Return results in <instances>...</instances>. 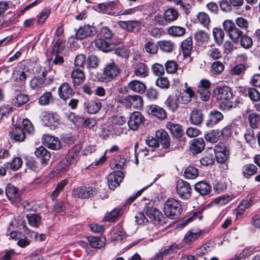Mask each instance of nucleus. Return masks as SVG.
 Here are the masks:
<instances>
[{
  "label": "nucleus",
  "mask_w": 260,
  "mask_h": 260,
  "mask_svg": "<svg viewBox=\"0 0 260 260\" xmlns=\"http://www.w3.org/2000/svg\"><path fill=\"white\" fill-rule=\"evenodd\" d=\"M248 96L253 102H258L260 100V93L254 88H248L247 90Z\"/></svg>",
  "instance_id": "13d9d810"
},
{
  "label": "nucleus",
  "mask_w": 260,
  "mask_h": 260,
  "mask_svg": "<svg viewBox=\"0 0 260 260\" xmlns=\"http://www.w3.org/2000/svg\"><path fill=\"white\" fill-rule=\"evenodd\" d=\"M119 25L122 28L133 32H138L141 27V23L139 21H120Z\"/></svg>",
  "instance_id": "f8f14e48"
},
{
  "label": "nucleus",
  "mask_w": 260,
  "mask_h": 260,
  "mask_svg": "<svg viewBox=\"0 0 260 260\" xmlns=\"http://www.w3.org/2000/svg\"><path fill=\"white\" fill-rule=\"evenodd\" d=\"M198 175V170L194 167L189 166L184 171V176L187 179H193L197 178Z\"/></svg>",
  "instance_id": "8fccbe9b"
},
{
  "label": "nucleus",
  "mask_w": 260,
  "mask_h": 260,
  "mask_svg": "<svg viewBox=\"0 0 260 260\" xmlns=\"http://www.w3.org/2000/svg\"><path fill=\"white\" fill-rule=\"evenodd\" d=\"M5 192L8 199L13 203L19 202L21 200L17 189L14 186L9 184L7 186Z\"/></svg>",
  "instance_id": "dca6fc26"
},
{
  "label": "nucleus",
  "mask_w": 260,
  "mask_h": 260,
  "mask_svg": "<svg viewBox=\"0 0 260 260\" xmlns=\"http://www.w3.org/2000/svg\"><path fill=\"white\" fill-rule=\"evenodd\" d=\"M211 83L208 80L202 79L198 86V93L200 98L203 101H207L210 98L209 89Z\"/></svg>",
  "instance_id": "423d86ee"
},
{
  "label": "nucleus",
  "mask_w": 260,
  "mask_h": 260,
  "mask_svg": "<svg viewBox=\"0 0 260 260\" xmlns=\"http://www.w3.org/2000/svg\"><path fill=\"white\" fill-rule=\"evenodd\" d=\"M111 238L113 240L121 241L125 238V233L120 225L115 227L111 233Z\"/></svg>",
  "instance_id": "72a5a7b5"
},
{
  "label": "nucleus",
  "mask_w": 260,
  "mask_h": 260,
  "mask_svg": "<svg viewBox=\"0 0 260 260\" xmlns=\"http://www.w3.org/2000/svg\"><path fill=\"white\" fill-rule=\"evenodd\" d=\"M99 62L100 60L96 56L91 55L88 58L87 64L90 68H97L99 66Z\"/></svg>",
  "instance_id": "774afa93"
},
{
  "label": "nucleus",
  "mask_w": 260,
  "mask_h": 260,
  "mask_svg": "<svg viewBox=\"0 0 260 260\" xmlns=\"http://www.w3.org/2000/svg\"><path fill=\"white\" fill-rule=\"evenodd\" d=\"M214 93L217 100L221 101L220 106L224 109H229L232 108L233 105L229 100L233 97V93L230 87L227 86H218L215 88Z\"/></svg>",
  "instance_id": "f257e3e1"
},
{
  "label": "nucleus",
  "mask_w": 260,
  "mask_h": 260,
  "mask_svg": "<svg viewBox=\"0 0 260 260\" xmlns=\"http://www.w3.org/2000/svg\"><path fill=\"white\" fill-rule=\"evenodd\" d=\"M215 155L217 161L219 163L223 164L227 160L229 153V151L226 150L222 152L218 153Z\"/></svg>",
  "instance_id": "338daca9"
},
{
  "label": "nucleus",
  "mask_w": 260,
  "mask_h": 260,
  "mask_svg": "<svg viewBox=\"0 0 260 260\" xmlns=\"http://www.w3.org/2000/svg\"><path fill=\"white\" fill-rule=\"evenodd\" d=\"M178 13L174 8H169L165 10L164 14V18L166 22L170 23L177 20L178 17Z\"/></svg>",
  "instance_id": "473e14b6"
},
{
  "label": "nucleus",
  "mask_w": 260,
  "mask_h": 260,
  "mask_svg": "<svg viewBox=\"0 0 260 260\" xmlns=\"http://www.w3.org/2000/svg\"><path fill=\"white\" fill-rule=\"evenodd\" d=\"M248 120L251 128H256L260 125V115L253 113L249 115Z\"/></svg>",
  "instance_id": "37998d69"
},
{
  "label": "nucleus",
  "mask_w": 260,
  "mask_h": 260,
  "mask_svg": "<svg viewBox=\"0 0 260 260\" xmlns=\"http://www.w3.org/2000/svg\"><path fill=\"white\" fill-rule=\"evenodd\" d=\"M119 3L118 1H112L107 3L99 4V8L105 11L112 10L118 7Z\"/></svg>",
  "instance_id": "603ef678"
},
{
  "label": "nucleus",
  "mask_w": 260,
  "mask_h": 260,
  "mask_svg": "<svg viewBox=\"0 0 260 260\" xmlns=\"http://www.w3.org/2000/svg\"><path fill=\"white\" fill-rule=\"evenodd\" d=\"M197 19L199 22L205 27H208L210 22L208 15L205 12H199L197 15Z\"/></svg>",
  "instance_id": "5fc2aeb1"
},
{
  "label": "nucleus",
  "mask_w": 260,
  "mask_h": 260,
  "mask_svg": "<svg viewBox=\"0 0 260 260\" xmlns=\"http://www.w3.org/2000/svg\"><path fill=\"white\" fill-rule=\"evenodd\" d=\"M9 136L11 139L18 142L23 141L25 138L23 129L20 126L13 127L10 132Z\"/></svg>",
  "instance_id": "a211bd4d"
},
{
  "label": "nucleus",
  "mask_w": 260,
  "mask_h": 260,
  "mask_svg": "<svg viewBox=\"0 0 260 260\" xmlns=\"http://www.w3.org/2000/svg\"><path fill=\"white\" fill-rule=\"evenodd\" d=\"M71 78L75 84L79 85L84 82L85 77L81 69H76L72 72Z\"/></svg>",
  "instance_id": "c85d7f7f"
},
{
  "label": "nucleus",
  "mask_w": 260,
  "mask_h": 260,
  "mask_svg": "<svg viewBox=\"0 0 260 260\" xmlns=\"http://www.w3.org/2000/svg\"><path fill=\"white\" fill-rule=\"evenodd\" d=\"M75 121L74 122L79 126L92 128L95 125L96 121L95 119L89 118L84 119L82 117L77 116L75 118Z\"/></svg>",
  "instance_id": "412c9836"
},
{
  "label": "nucleus",
  "mask_w": 260,
  "mask_h": 260,
  "mask_svg": "<svg viewBox=\"0 0 260 260\" xmlns=\"http://www.w3.org/2000/svg\"><path fill=\"white\" fill-rule=\"evenodd\" d=\"M165 68L168 73H174L178 68L177 63L173 60H169L165 63Z\"/></svg>",
  "instance_id": "bf43d9fd"
},
{
  "label": "nucleus",
  "mask_w": 260,
  "mask_h": 260,
  "mask_svg": "<svg viewBox=\"0 0 260 260\" xmlns=\"http://www.w3.org/2000/svg\"><path fill=\"white\" fill-rule=\"evenodd\" d=\"M201 235V232L200 230H190L186 233L184 237V243L186 244H190L196 241Z\"/></svg>",
  "instance_id": "c756f323"
},
{
  "label": "nucleus",
  "mask_w": 260,
  "mask_h": 260,
  "mask_svg": "<svg viewBox=\"0 0 260 260\" xmlns=\"http://www.w3.org/2000/svg\"><path fill=\"white\" fill-rule=\"evenodd\" d=\"M144 120L143 116L139 112H134L130 115L127 124L131 129L136 131Z\"/></svg>",
  "instance_id": "1a4fd4ad"
},
{
  "label": "nucleus",
  "mask_w": 260,
  "mask_h": 260,
  "mask_svg": "<svg viewBox=\"0 0 260 260\" xmlns=\"http://www.w3.org/2000/svg\"><path fill=\"white\" fill-rule=\"evenodd\" d=\"M181 48L185 55H189L192 48V41L191 37H188L182 42Z\"/></svg>",
  "instance_id": "a19ab883"
},
{
  "label": "nucleus",
  "mask_w": 260,
  "mask_h": 260,
  "mask_svg": "<svg viewBox=\"0 0 260 260\" xmlns=\"http://www.w3.org/2000/svg\"><path fill=\"white\" fill-rule=\"evenodd\" d=\"M176 190L179 196L182 199H188L191 194V188L189 184L183 180H179L176 185Z\"/></svg>",
  "instance_id": "39448f33"
},
{
  "label": "nucleus",
  "mask_w": 260,
  "mask_h": 260,
  "mask_svg": "<svg viewBox=\"0 0 260 260\" xmlns=\"http://www.w3.org/2000/svg\"><path fill=\"white\" fill-rule=\"evenodd\" d=\"M126 87L128 90L139 93H143L146 89V85L144 83L136 80L129 82Z\"/></svg>",
  "instance_id": "aec40b11"
},
{
  "label": "nucleus",
  "mask_w": 260,
  "mask_h": 260,
  "mask_svg": "<svg viewBox=\"0 0 260 260\" xmlns=\"http://www.w3.org/2000/svg\"><path fill=\"white\" fill-rule=\"evenodd\" d=\"M148 114L154 116L160 119H165L167 117L166 111L161 107L156 105H149L146 108Z\"/></svg>",
  "instance_id": "9b49d317"
},
{
  "label": "nucleus",
  "mask_w": 260,
  "mask_h": 260,
  "mask_svg": "<svg viewBox=\"0 0 260 260\" xmlns=\"http://www.w3.org/2000/svg\"><path fill=\"white\" fill-rule=\"evenodd\" d=\"M64 42L61 39H58L55 43L52 52L54 54H59L64 48Z\"/></svg>",
  "instance_id": "69168bd1"
},
{
  "label": "nucleus",
  "mask_w": 260,
  "mask_h": 260,
  "mask_svg": "<svg viewBox=\"0 0 260 260\" xmlns=\"http://www.w3.org/2000/svg\"><path fill=\"white\" fill-rule=\"evenodd\" d=\"M212 70L213 73L217 75L221 73L224 70V66L222 62L216 61L212 64Z\"/></svg>",
  "instance_id": "052dcab7"
},
{
  "label": "nucleus",
  "mask_w": 260,
  "mask_h": 260,
  "mask_svg": "<svg viewBox=\"0 0 260 260\" xmlns=\"http://www.w3.org/2000/svg\"><path fill=\"white\" fill-rule=\"evenodd\" d=\"M96 192V189L92 186H82L73 189L72 196L77 198L85 199L93 196Z\"/></svg>",
  "instance_id": "7ed1b4c3"
},
{
  "label": "nucleus",
  "mask_w": 260,
  "mask_h": 260,
  "mask_svg": "<svg viewBox=\"0 0 260 260\" xmlns=\"http://www.w3.org/2000/svg\"><path fill=\"white\" fill-rule=\"evenodd\" d=\"M95 46L104 52H108L112 50L115 47L113 43H109L103 39H98L94 41Z\"/></svg>",
  "instance_id": "cd10ccee"
},
{
  "label": "nucleus",
  "mask_w": 260,
  "mask_h": 260,
  "mask_svg": "<svg viewBox=\"0 0 260 260\" xmlns=\"http://www.w3.org/2000/svg\"><path fill=\"white\" fill-rule=\"evenodd\" d=\"M179 101L176 94L170 95L165 102V105L168 109L172 111H176L179 107Z\"/></svg>",
  "instance_id": "a878e982"
},
{
  "label": "nucleus",
  "mask_w": 260,
  "mask_h": 260,
  "mask_svg": "<svg viewBox=\"0 0 260 260\" xmlns=\"http://www.w3.org/2000/svg\"><path fill=\"white\" fill-rule=\"evenodd\" d=\"M28 224L35 228H38L41 222V216L37 214H29L26 216Z\"/></svg>",
  "instance_id": "ea45409f"
},
{
  "label": "nucleus",
  "mask_w": 260,
  "mask_h": 260,
  "mask_svg": "<svg viewBox=\"0 0 260 260\" xmlns=\"http://www.w3.org/2000/svg\"><path fill=\"white\" fill-rule=\"evenodd\" d=\"M182 211V206L179 201L169 198L165 202L164 212L165 215L172 219L177 218Z\"/></svg>",
  "instance_id": "f03ea898"
},
{
  "label": "nucleus",
  "mask_w": 260,
  "mask_h": 260,
  "mask_svg": "<svg viewBox=\"0 0 260 260\" xmlns=\"http://www.w3.org/2000/svg\"><path fill=\"white\" fill-rule=\"evenodd\" d=\"M123 177V173L120 171L110 173L107 177V184L109 188L114 190L119 186Z\"/></svg>",
  "instance_id": "6e6552de"
},
{
  "label": "nucleus",
  "mask_w": 260,
  "mask_h": 260,
  "mask_svg": "<svg viewBox=\"0 0 260 260\" xmlns=\"http://www.w3.org/2000/svg\"><path fill=\"white\" fill-rule=\"evenodd\" d=\"M120 71L118 66L113 62H110L105 67L103 75L104 78L109 81L115 78L119 74Z\"/></svg>",
  "instance_id": "0eeeda50"
},
{
  "label": "nucleus",
  "mask_w": 260,
  "mask_h": 260,
  "mask_svg": "<svg viewBox=\"0 0 260 260\" xmlns=\"http://www.w3.org/2000/svg\"><path fill=\"white\" fill-rule=\"evenodd\" d=\"M30 86L34 89L39 90L46 86V84L43 78L35 77L31 80Z\"/></svg>",
  "instance_id": "4c0bfd02"
},
{
  "label": "nucleus",
  "mask_w": 260,
  "mask_h": 260,
  "mask_svg": "<svg viewBox=\"0 0 260 260\" xmlns=\"http://www.w3.org/2000/svg\"><path fill=\"white\" fill-rule=\"evenodd\" d=\"M90 245L94 248H101L105 245V238H99L94 236H89L87 238Z\"/></svg>",
  "instance_id": "c9c22d12"
},
{
  "label": "nucleus",
  "mask_w": 260,
  "mask_h": 260,
  "mask_svg": "<svg viewBox=\"0 0 260 260\" xmlns=\"http://www.w3.org/2000/svg\"><path fill=\"white\" fill-rule=\"evenodd\" d=\"M212 35L215 43L218 46H221L224 38V32L221 28H213L212 30Z\"/></svg>",
  "instance_id": "f704fd0d"
},
{
  "label": "nucleus",
  "mask_w": 260,
  "mask_h": 260,
  "mask_svg": "<svg viewBox=\"0 0 260 260\" xmlns=\"http://www.w3.org/2000/svg\"><path fill=\"white\" fill-rule=\"evenodd\" d=\"M53 101V98L51 92L44 93L39 99V103L42 106L47 105Z\"/></svg>",
  "instance_id": "3c124183"
},
{
  "label": "nucleus",
  "mask_w": 260,
  "mask_h": 260,
  "mask_svg": "<svg viewBox=\"0 0 260 260\" xmlns=\"http://www.w3.org/2000/svg\"><path fill=\"white\" fill-rule=\"evenodd\" d=\"M239 42L240 43L241 46L244 49H246L251 48L253 45V41L252 38L246 34H243L240 39Z\"/></svg>",
  "instance_id": "c03bdc74"
},
{
  "label": "nucleus",
  "mask_w": 260,
  "mask_h": 260,
  "mask_svg": "<svg viewBox=\"0 0 260 260\" xmlns=\"http://www.w3.org/2000/svg\"><path fill=\"white\" fill-rule=\"evenodd\" d=\"M158 93L157 90L153 87L149 88L146 92V96L149 100L153 101L157 99Z\"/></svg>",
  "instance_id": "0e129e2a"
},
{
  "label": "nucleus",
  "mask_w": 260,
  "mask_h": 260,
  "mask_svg": "<svg viewBox=\"0 0 260 260\" xmlns=\"http://www.w3.org/2000/svg\"><path fill=\"white\" fill-rule=\"evenodd\" d=\"M205 139L208 142L211 143H216L219 138V133L214 131H211L205 135Z\"/></svg>",
  "instance_id": "4d7b16f0"
},
{
  "label": "nucleus",
  "mask_w": 260,
  "mask_h": 260,
  "mask_svg": "<svg viewBox=\"0 0 260 260\" xmlns=\"http://www.w3.org/2000/svg\"><path fill=\"white\" fill-rule=\"evenodd\" d=\"M44 143L48 148L53 150H58L61 147L59 139L50 135H44Z\"/></svg>",
  "instance_id": "2eb2a0df"
},
{
  "label": "nucleus",
  "mask_w": 260,
  "mask_h": 260,
  "mask_svg": "<svg viewBox=\"0 0 260 260\" xmlns=\"http://www.w3.org/2000/svg\"><path fill=\"white\" fill-rule=\"evenodd\" d=\"M13 74L15 81L20 82L21 85L23 84L28 76L26 72L20 68L15 70Z\"/></svg>",
  "instance_id": "58836bf2"
},
{
  "label": "nucleus",
  "mask_w": 260,
  "mask_h": 260,
  "mask_svg": "<svg viewBox=\"0 0 260 260\" xmlns=\"http://www.w3.org/2000/svg\"><path fill=\"white\" fill-rule=\"evenodd\" d=\"M204 119V115L200 109L194 108L190 113L189 120L190 122L194 125L201 124Z\"/></svg>",
  "instance_id": "6ab92c4d"
},
{
  "label": "nucleus",
  "mask_w": 260,
  "mask_h": 260,
  "mask_svg": "<svg viewBox=\"0 0 260 260\" xmlns=\"http://www.w3.org/2000/svg\"><path fill=\"white\" fill-rule=\"evenodd\" d=\"M223 118V115L221 112L217 111H211L209 114V119L206 122V125L208 126H212Z\"/></svg>",
  "instance_id": "393cba45"
},
{
  "label": "nucleus",
  "mask_w": 260,
  "mask_h": 260,
  "mask_svg": "<svg viewBox=\"0 0 260 260\" xmlns=\"http://www.w3.org/2000/svg\"><path fill=\"white\" fill-rule=\"evenodd\" d=\"M257 172V168L253 164L245 165L243 168V173L245 177H248L255 174Z\"/></svg>",
  "instance_id": "864d4df0"
},
{
  "label": "nucleus",
  "mask_w": 260,
  "mask_h": 260,
  "mask_svg": "<svg viewBox=\"0 0 260 260\" xmlns=\"http://www.w3.org/2000/svg\"><path fill=\"white\" fill-rule=\"evenodd\" d=\"M146 214L151 220L157 221L159 223L161 222L164 218L162 214L153 207H147L146 208Z\"/></svg>",
  "instance_id": "4be33fe9"
},
{
  "label": "nucleus",
  "mask_w": 260,
  "mask_h": 260,
  "mask_svg": "<svg viewBox=\"0 0 260 260\" xmlns=\"http://www.w3.org/2000/svg\"><path fill=\"white\" fill-rule=\"evenodd\" d=\"M195 190L202 195L208 194L211 190V186L205 181H200L194 185Z\"/></svg>",
  "instance_id": "2f4dec72"
},
{
  "label": "nucleus",
  "mask_w": 260,
  "mask_h": 260,
  "mask_svg": "<svg viewBox=\"0 0 260 260\" xmlns=\"http://www.w3.org/2000/svg\"><path fill=\"white\" fill-rule=\"evenodd\" d=\"M158 45L160 50L165 53L172 52L176 48L175 42L170 40H161L158 42Z\"/></svg>",
  "instance_id": "5701e85b"
},
{
  "label": "nucleus",
  "mask_w": 260,
  "mask_h": 260,
  "mask_svg": "<svg viewBox=\"0 0 260 260\" xmlns=\"http://www.w3.org/2000/svg\"><path fill=\"white\" fill-rule=\"evenodd\" d=\"M166 128L170 131L174 137L180 138L183 135L182 126L179 124L168 122L166 124Z\"/></svg>",
  "instance_id": "b1692460"
},
{
  "label": "nucleus",
  "mask_w": 260,
  "mask_h": 260,
  "mask_svg": "<svg viewBox=\"0 0 260 260\" xmlns=\"http://www.w3.org/2000/svg\"><path fill=\"white\" fill-rule=\"evenodd\" d=\"M148 67L144 63L139 62L135 67V74L140 77H145L148 75Z\"/></svg>",
  "instance_id": "e433bc0d"
},
{
  "label": "nucleus",
  "mask_w": 260,
  "mask_h": 260,
  "mask_svg": "<svg viewBox=\"0 0 260 260\" xmlns=\"http://www.w3.org/2000/svg\"><path fill=\"white\" fill-rule=\"evenodd\" d=\"M29 100L28 95L24 94H19L12 100L13 104L16 107L27 103Z\"/></svg>",
  "instance_id": "de8ad7c7"
},
{
  "label": "nucleus",
  "mask_w": 260,
  "mask_h": 260,
  "mask_svg": "<svg viewBox=\"0 0 260 260\" xmlns=\"http://www.w3.org/2000/svg\"><path fill=\"white\" fill-rule=\"evenodd\" d=\"M158 44L155 43L153 40L148 41L144 45V48L147 52L151 54H155L158 51Z\"/></svg>",
  "instance_id": "79ce46f5"
},
{
  "label": "nucleus",
  "mask_w": 260,
  "mask_h": 260,
  "mask_svg": "<svg viewBox=\"0 0 260 260\" xmlns=\"http://www.w3.org/2000/svg\"><path fill=\"white\" fill-rule=\"evenodd\" d=\"M243 32L237 27L229 33L230 39L235 43L239 42L240 39L242 36Z\"/></svg>",
  "instance_id": "09e8293b"
},
{
  "label": "nucleus",
  "mask_w": 260,
  "mask_h": 260,
  "mask_svg": "<svg viewBox=\"0 0 260 260\" xmlns=\"http://www.w3.org/2000/svg\"><path fill=\"white\" fill-rule=\"evenodd\" d=\"M167 31L170 36L180 37L184 35L186 32V29L182 26L173 25L168 27Z\"/></svg>",
  "instance_id": "7c9ffc66"
},
{
  "label": "nucleus",
  "mask_w": 260,
  "mask_h": 260,
  "mask_svg": "<svg viewBox=\"0 0 260 260\" xmlns=\"http://www.w3.org/2000/svg\"><path fill=\"white\" fill-rule=\"evenodd\" d=\"M58 93L61 99L66 100L73 96L74 92L70 85L68 83L64 82L59 87Z\"/></svg>",
  "instance_id": "4468645a"
},
{
  "label": "nucleus",
  "mask_w": 260,
  "mask_h": 260,
  "mask_svg": "<svg viewBox=\"0 0 260 260\" xmlns=\"http://www.w3.org/2000/svg\"><path fill=\"white\" fill-rule=\"evenodd\" d=\"M84 107L88 113L95 114L101 109L102 104L100 102L92 100L85 103Z\"/></svg>",
  "instance_id": "bb28decb"
},
{
  "label": "nucleus",
  "mask_w": 260,
  "mask_h": 260,
  "mask_svg": "<svg viewBox=\"0 0 260 260\" xmlns=\"http://www.w3.org/2000/svg\"><path fill=\"white\" fill-rule=\"evenodd\" d=\"M156 85L161 88H168L170 83L168 79L164 77H160L155 81Z\"/></svg>",
  "instance_id": "680f3d73"
},
{
  "label": "nucleus",
  "mask_w": 260,
  "mask_h": 260,
  "mask_svg": "<svg viewBox=\"0 0 260 260\" xmlns=\"http://www.w3.org/2000/svg\"><path fill=\"white\" fill-rule=\"evenodd\" d=\"M178 98L179 103L183 105H187L190 103L195 96V92L191 87H186V89L175 92Z\"/></svg>",
  "instance_id": "20e7f679"
},
{
  "label": "nucleus",
  "mask_w": 260,
  "mask_h": 260,
  "mask_svg": "<svg viewBox=\"0 0 260 260\" xmlns=\"http://www.w3.org/2000/svg\"><path fill=\"white\" fill-rule=\"evenodd\" d=\"M209 34L202 30H198L194 35L196 40L200 42H207L209 39Z\"/></svg>",
  "instance_id": "49530a36"
},
{
  "label": "nucleus",
  "mask_w": 260,
  "mask_h": 260,
  "mask_svg": "<svg viewBox=\"0 0 260 260\" xmlns=\"http://www.w3.org/2000/svg\"><path fill=\"white\" fill-rule=\"evenodd\" d=\"M124 100L135 109H140L143 106V99L140 95H128L125 98Z\"/></svg>",
  "instance_id": "f3484780"
},
{
  "label": "nucleus",
  "mask_w": 260,
  "mask_h": 260,
  "mask_svg": "<svg viewBox=\"0 0 260 260\" xmlns=\"http://www.w3.org/2000/svg\"><path fill=\"white\" fill-rule=\"evenodd\" d=\"M95 34V28L92 26L87 25L80 27L76 32V36L78 39H83L87 37L92 36Z\"/></svg>",
  "instance_id": "9d476101"
},
{
  "label": "nucleus",
  "mask_w": 260,
  "mask_h": 260,
  "mask_svg": "<svg viewBox=\"0 0 260 260\" xmlns=\"http://www.w3.org/2000/svg\"><path fill=\"white\" fill-rule=\"evenodd\" d=\"M205 143L202 138H198L193 140L191 149L196 153H199L204 149Z\"/></svg>",
  "instance_id": "a18cd8bd"
},
{
  "label": "nucleus",
  "mask_w": 260,
  "mask_h": 260,
  "mask_svg": "<svg viewBox=\"0 0 260 260\" xmlns=\"http://www.w3.org/2000/svg\"><path fill=\"white\" fill-rule=\"evenodd\" d=\"M207 55L212 59H218L222 57V53L220 49L215 47L209 48L207 50Z\"/></svg>",
  "instance_id": "6e6d98bb"
},
{
  "label": "nucleus",
  "mask_w": 260,
  "mask_h": 260,
  "mask_svg": "<svg viewBox=\"0 0 260 260\" xmlns=\"http://www.w3.org/2000/svg\"><path fill=\"white\" fill-rule=\"evenodd\" d=\"M155 136L162 148L168 150L170 146L171 141L169 134L165 131L160 129L156 132Z\"/></svg>",
  "instance_id": "ddd939ff"
},
{
  "label": "nucleus",
  "mask_w": 260,
  "mask_h": 260,
  "mask_svg": "<svg viewBox=\"0 0 260 260\" xmlns=\"http://www.w3.org/2000/svg\"><path fill=\"white\" fill-rule=\"evenodd\" d=\"M22 164V159L20 157H17L13 159L11 163H8L7 165V166L8 167V166H10L13 170L16 171L18 170L21 167Z\"/></svg>",
  "instance_id": "e2e57ef3"
}]
</instances>
